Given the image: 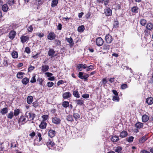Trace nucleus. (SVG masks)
<instances>
[{
  "mask_svg": "<svg viewBox=\"0 0 153 153\" xmlns=\"http://www.w3.org/2000/svg\"><path fill=\"white\" fill-rule=\"evenodd\" d=\"M56 133V132L54 130L51 129L49 130L48 132V136L51 138L54 137Z\"/></svg>",
  "mask_w": 153,
  "mask_h": 153,
  "instance_id": "2eb2a0df",
  "label": "nucleus"
},
{
  "mask_svg": "<svg viewBox=\"0 0 153 153\" xmlns=\"http://www.w3.org/2000/svg\"><path fill=\"white\" fill-rule=\"evenodd\" d=\"M146 102L148 105H151L153 103V98L152 97L147 98L146 100Z\"/></svg>",
  "mask_w": 153,
  "mask_h": 153,
  "instance_id": "f3484780",
  "label": "nucleus"
},
{
  "mask_svg": "<svg viewBox=\"0 0 153 153\" xmlns=\"http://www.w3.org/2000/svg\"><path fill=\"white\" fill-rule=\"evenodd\" d=\"M119 140V137L118 136H113L111 138V140L114 142H117Z\"/></svg>",
  "mask_w": 153,
  "mask_h": 153,
  "instance_id": "412c9836",
  "label": "nucleus"
},
{
  "mask_svg": "<svg viewBox=\"0 0 153 153\" xmlns=\"http://www.w3.org/2000/svg\"><path fill=\"white\" fill-rule=\"evenodd\" d=\"M12 57L13 58H17L18 57V54L17 51H13L11 53Z\"/></svg>",
  "mask_w": 153,
  "mask_h": 153,
  "instance_id": "bb28decb",
  "label": "nucleus"
},
{
  "mask_svg": "<svg viewBox=\"0 0 153 153\" xmlns=\"http://www.w3.org/2000/svg\"><path fill=\"white\" fill-rule=\"evenodd\" d=\"M25 75V73L21 72H19L17 74V77L18 79H22L24 75Z\"/></svg>",
  "mask_w": 153,
  "mask_h": 153,
  "instance_id": "4be33fe9",
  "label": "nucleus"
},
{
  "mask_svg": "<svg viewBox=\"0 0 153 153\" xmlns=\"http://www.w3.org/2000/svg\"><path fill=\"white\" fill-rule=\"evenodd\" d=\"M8 7L7 4L3 5L2 6V9L4 12H6L8 9Z\"/></svg>",
  "mask_w": 153,
  "mask_h": 153,
  "instance_id": "393cba45",
  "label": "nucleus"
},
{
  "mask_svg": "<svg viewBox=\"0 0 153 153\" xmlns=\"http://www.w3.org/2000/svg\"><path fill=\"white\" fill-rule=\"evenodd\" d=\"M135 126L138 128H140L143 127V124L142 123L138 122L135 124Z\"/></svg>",
  "mask_w": 153,
  "mask_h": 153,
  "instance_id": "c85d7f7f",
  "label": "nucleus"
},
{
  "mask_svg": "<svg viewBox=\"0 0 153 153\" xmlns=\"http://www.w3.org/2000/svg\"><path fill=\"white\" fill-rule=\"evenodd\" d=\"M85 29V27L83 25H81L79 26L77 29L78 31L79 32H82Z\"/></svg>",
  "mask_w": 153,
  "mask_h": 153,
  "instance_id": "473e14b6",
  "label": "nucleus"
},
{
  "mask_svg": "<svg viewBox=\"0 0 153 153\" xmlns=\"http://www.w3.org/2000/svg\"><path fill=\"white\" fill-rule=\"evenodd\" d=\"M56 37L55 34L53 32L50 33L47 36V38L50 40L54 39Z\"/></svg>",
  "mask_w": 153,
  "mask_h": 153,
  "instance_id": "1a4fd4ad",
  "label": "nucleus"
},
{
  "mask_svg": "<svg viewBox=\"0 0 153 153\" xmlns=\"http://www.w3.org/2000/svg\"><path fill=\"white\" fill-rule=\"evenodd\" d=\"M13 116V113L12 111H10L8 114L7 117L9 119H12Z\"/></svg>",
  "mask_w": 153,
  "mask_h": 153,
  "instance_id": "49530a36",
  "label": "nucleus"
},
{
  "mask_svg": "<svg viewBox=\"0 0 153 153\" xmlns=\"http://www.w3.org/2000/svg\"><path fill=\"white\" fill-rule=\"evenodd\" d=\"M122 150V148L120 147L119 146H118L115 149L114 151L116 152L119 153Z\"/></svg>",
  "mask_w": 153,
  "mask_h": 153,
  "instance_id": "de8ad7c7",
  "label": "nucleus"
},
{
  "mask_svg": "<svg viewBox=\"0 0 153 153\" xmlns=\"http://www.w3.org/2000/svg\"><path fill=\"white\" fill-rule=\"evenodd\" d=\"M62 105L64 107L66 108L69 105V102L66 101H64L62 102Z\"/></svg>",
  "mask_w": 153,
  "mask_h": 153,
  "instance_id": "72a5a7b5",
  "label": "nucleus"
},
{
  "mask_svg": "<svg viewBox=\"0 0 153 153\" xmlns=\"http://www.w3.org/2000/svg\"><path fill=\"white\" fill-rule=\"evenodd\" d=\"M35 115V114L31 112L27 111L25 113V116L27 117L28 121H30L33 120Z\"/></svg>",
  "mask_w": 153,
  "mask_h": 153,
  "instance_id": "f03ea898",
  "label": "nucleus"
},
{
  "mask_svg": "<svg viewBox=\"0 0 153 153\" xmlns=\"http://www.w3.org/2000/svg\"><path fill=\"white\" fill-rule=\"evenodd\" d=\"M128 135L127 132L125 131H123L120 134V137L121 138H124Z\"/></svg>",
  "mask_w": 153,
  "mask_h": 153,
  "instance_id": "aec40b11",
  "label": "nucleus"
},
{
  "mask_svg": "<svg viewBox=\"0 0 153 153\" xmlns=\"http://www.w3.org/2000/svg\"><path fill=\"white\" fill-rule=\"evenodd\" d=\"M146 28L149 30H151L153 28V25L151 23L148 24L146 26Z\"/></svg>",
  "mask_w": 153,
  "mask_h": 153,
  "instance_id": "7c9ffc66",
  "label": "nucleus"
},
{
  "mask_svg": "<svg viewBox=\"0 0 153 153\" xmlns=\"http://www.w3.org/2000/svg\"><path fill=\"white\" fill-rule=\"evenodd\" d=\"M106 42L108 43H111L112 42L113 39L112 36L109 34H107L105 37Z\"/></svg>",
  "mask_w": 153,
  "mask_h": 153,
  "instance_id": "39448f33",
  "label": "nucleus"
},
{
  "mask_svg": "<svg viewBox=\"0 0 153 153\" xmlns=\"http://www.w3.org/2000/svg\"><path fill=\"white\" fill-rule=\"evenodd\" d=\"M77 105H82L83 104V101L82 100L79 99L76 101Z\"/></svg>",
  "mask_w": 153,
  "mask_h": 153,
  "instance_id": "37998d69",
  "label": "nucleus"
},
{
  "mask_svg": "<svg viewBox=\"0 0 153 153\" xmlns=\"http://www.w3.org/2000/svg\"><path fill=\"white\" fill-rule=\"evenodd\" d=\"M49 69V66L48 65H42V66L41 71L43 72L47 71Z\"/></svg>",
  "mask_w": 153,
  "mask_h": 153,
  "instance_id": "dca6fc26",
  "label": "nucleus"
},
{
  "mask_svg": "<svg viewBox=\"0 0 153 153\" xmlns=\"http://www.w3.org/2000/svg\"><path fill=\"white\" fill-rule=\"evenodd\" d=\"M47 85L49 87H52L54 85L53 83L52 82H49L47 83Z\"/></svg>",
  "mask_w": 153,
  "mask_h": 153,
  "instance_id": "13d9d810",
  "label": "nucleus"
},
{
  "mask_svg": "<svg viewBox=\"0 0 153 153\" xmlns=\"http://www.w3.org/2000/svg\"><path fill=\"white\" fill-rule=\"evenodd\" d=\"M66 119L68 121L71 122L73 121V118L72 116L71 115H68L66 118Z\"/></svg>",
  "mask_w": 153,
  "mask_h": 153,
  "instance_id": "58836bf2",
  "label": "nucleus"
},
{
  "mask_svg": "<svg viewBox=\"0 0 153 153\" xmlns=\"http://www.w3.org/2000/svg\"><path fill=\"white\" fill-rule=\"evenodd\" d=\"M36 137V139L34 140V145H40L42 144L41 142L43 139L41 133L37 132Z\"/></svg>",
  "mask_w": 153,
  "mask_h": 153,
  "instance_id": "f257e3e1",
  "label": "nucleus"
},
{
  "mask_svg": "<svg viewBox=\"0 0 153 153\" xmlns=\"http://www.w3.org/2000/svg\"><path fill=\"white\" fill-rule=\"evenodd\" d=\"M36 75H34L32 77L30 81L31 82L33 83L36 82Z\"/></svg>",
  "mask_w": 153,
  "mask_h": 153,
  "instance_id": "8fccbe9b",
  "label": "nucleus"
},
{
  "mask_svg": "<svg viewBox=\"0 0 153 153\" xmlns=\"http://www.w3.org/2000/svg\"><path fill=\"white\" fill-rule=\"evenodd\" d=\"M52 122L56 124H59L61 122L60 119L57 116H55L54 117H52Z\"/></svg>",
  "mask_w": 153,
  "mask_h": 153,
  "instance_id": "423d86ee",
  "label": "nucleus"
},
{
  "mask_svg": "<svg viewBox=\"0 0 153 153\" xmlns=\"http://www.w3.org/2000/svg\"><path fill=\"white\" fill-rule=\"evenodd\" d=\"M138 8L137 7H133L131 9V10L133 13H137L138 12Z\"/></svg>",
  "mask_w": 153,
  "mask_h": 153,
  "instance_id": "c9c22d12",
  "label": "nucleus"
},
{
  "mask_svg": "<svg viewBox=\"0 0 153 153\" xmlns=\"http://www.w3.org/2000/svg\"><path fill=\"white\" fill-rule=\"evenodd\" d=\"M8 109L7 108H4L1 109L0 113H1L2 115H4L7 113Z\"/></svg>",
  "mask_w": 153,
  "mask_h": 153,
  "instance_id": "c756f323",
  "label": "nucleus"
},
{
  "mask_svg": "<svg viewBox=\"0 0 153 153\" xmlns=\"http://www.w3.org/2000/svg\"><path fill=\"white\" fill-rule=\"evenodd\" d=\"M16 34V32L15 31H11L9 34V38L11 39H13L14 38Z\"/></svg>",
  "mask_w": 153,
  "mask_h": 153,
  "instance_id": "ddd939ff",
  "label": "nucleus"
},
{
  "mask_svg": "<svg viewBox=\"0 0 153 153\" xmlns=\"http://www.w3.org/2000/svg\"><path fill=\"white\" fill-rule=\"evenodd\" d=\"M140 23L142 25L144 26L146 23V20L143 19H141L140 20Z\"/></svg>",
  "mask_w": 153,
  "mask_h": 153,
  "instance_id": "ea45409f",
  "label": "nucleus"
},
{
  "mask_svg": "<svg viewBox=\"0 0 153 153\" xmlns=\"http://www.w3.org/2000/svg\"><path fill=\"white\" fill-rule=\"evenodd\" d=\"M104 42L103 39L100 37L97 38L96 40V45L98 46H102Z\"/></svg>",
  "mask_w": 153,
  "mask_h": 153,
  "instance_id": "0eeeda50",
  "label": "nucleus"
},
{
  "mask_svg": "<svg viewBox=\"0 0 153 153\" xmlns=\"http://www.w3.org/2000/svg\"><path fill=\"white\" fill-rule=\"evenodd\" d=\"M62 148L61 147H59L58 146L56 145L53 148V150L54 149L56 151H60L62 150Z\"/></svg>",
  "mask_w": 153,
  "mask_h": 153,
  "instance_id": "4c0bfd02",
  "label": "nucleus"
},
{
  "mask_svg": "<svg viewBox=\"0 0 153 153\" xmlns=\"http://www.w3.org/2000/svg\"><path fill=\"white\" fill-rule=\"evenodd\" d=\"M27 29L29 32H32L33 30V28L32 25H30L29 26Z\"/></svg>",
  "mask_w": 153,
  "mask_h": 153,
  "instance_id": "4d7b16f0",
  "label": "nucleus"
},
{
  "mask_svg": "<svg viewBox=\"0 0 153 153\" xmlns=\"http://www.w3.org/2000/svg\"><path fill=\"white\" fill-rule=\"evenodd\" d=\"M101 82L105 85L107 83V80L106 78H104L102 80Z\"/></svg>",
  "mask_w": 153,
  "mask_h": 153,
  "instance_id": "774afa93",
  "label": "nucleus"
},
{
  "mask_svg": "<svg viewBox=\"0 0 153 153\" xmlns=\"http://www.w3.org/2000/svg\"><path fill=\"white\" fill-rule=\"evenodd\" d=\"M43 81V79H42L41 78L39 77L37 79V82H39V84L40 85H42V82Z\"/></svg>",
  "mask_w": 153,
  "mask_h": 153,
  "instance_id": "a18cd8bd",
  "label": "nucleus"
},
{
  "mask_svg": "<svg viewBox=\"0 0 153 153\" xmlns=\"http://www.w3.org/2000/svg\"><path fill=\"white\" fill-rule=\"evenodd\" d=\"M83 73L81 72H79L78 74L79 77L82 79H83Z\"/></svg>",
  "mask_w": 153,
  "mask_h": 153,
  "instance_id": "6e6d98bb",
  "label": "nucleus"
},
{
  "mask_svg": "<svg viewBox=\"0 0 153 153\" xmlns=\"http://www.w3.org/2000/svg\"><path fill=\"white\" fill-rule=\"evenodd\" d=\"M119 97L117 96H114L113 97V100L114 101H119Z\"/></svg>",
  "mask_w": 153,
  "mask_h": 153,
  "instance_id": "864d4df0",
  "label": "nucleus"
},
{
  "mask_svg": "<svg viewBox=\"0 0 153 153\" xmlns=\"http://www.w3.org/2000/svg\"><path fill=\"white\" fill-rule=\"evenodd\" d=\"M66 40L67 42L70 43L71 47L74 44L73 40L71 37H70L69 38H66Z\"/></svg>",
  "mask_w": 153,
  "mask_h": 153,
  "instance_id": "6ab92c4d",
  "label": "nucleus"
},
{
  "mask_svg": "<svg viewBox=\"0 0 153 153\" xmlns=\"http://www.w3.org/2000/svg\"><path fill=\"white\" fill-rule=\"evenodd\" d=\"M73 116L76 121L79 119L80 118V116L79 114L77 113H74L73 114Z\"/></svg>",
  "mask_w": 153,
  "mask_h": 153,
  "instance_id": "f704fd0d",
  "label": "nucleus"
},
{
  "mask_svg": "<svg viewBox=\"0 0 153 153\" xmlns=\"http://www.w3.org/2000/svg\"><path fill=\"white\" fill-rule=\"evenodd\" d=\"M25 51L28 54L30 53V49L29 47H26L25 49Z\"/></svg>",
  "mask_w": 153,
  "mask_h": 153,
  "instance_id": "680f3d73",
  "label": "nucleus"
},
{
  "mask_svg": "<svg viewBox=\"0 0 153 153\" xmlns=\"http://www.w3.org/2000/svg\"><path fill=\"white\" fill-rule=\"evenodd\" d=\"M124 69H125L126 70H128L129 69L130 70V72L131 73L132 72V71L131 68H129L127 66H124Z\"/></svg>",
  "mask_w": 153,
  "mask_h": 153,
  "instance_id": "69168bd1",
  "label": "nucleus"
},
{
  "mask_svg": "<svg viewBox=\"0 0 153 153\" xmlns=\"http://www.w3.org/2000/svg\"><path fill=\"white\" fill-rule=\"evenodd\" d=\"M134 137L132 136L129 137L127 140L128 141L129 143H131L133 141Z\"/></svg>",
  "mask_w": 153,
  "mask_h": 153,
  "instance_id": "603ef678",
  "label": "nucleus"
},
{
  "mask_svg": "<svg viewBox=\"0 0 153 153\" xmlns=\"http://www.w3.org/2000/svg\"><path fill=\"white\" fill-rule=\"evenodd\" d=\"M55 53V51L54 50L52 49H51L49 50L48 52V55L49 56H51V58H52L54 56H56V55H54Z\"/></svg>",
  "mask_w": 153,
  "mask_h": 153,
  "instance_id": "9d476101",
  "label": "nucleus"
},
{
  "mask_svg": "<svg viewBox=\"0 0 153 153\" xmlns=\"http://www.w3.org/2000/svg\"><path fill=\"white\" fill-rule=\"evenodd\" d=\"M128 87V85H127V84H122L121 86V88L122 89L124 90L126 88H127Z\"/></svg>",
  "mask_w": 153,
  "mask_h": 153,
  "instance_id": "3c124183",
  "label": "nucleus"
},
{
  "mask_svg": "<svg viewBox=\"0 0 153 153\" xmlns=\"http://www.w3.org/2000/svg\"><path fill=\"white\" fill-rule=\"evenodd\" d=\"M20 113V110L19 109H16L14 110L13 114L15 116H17Z\"/></svg>",
  "mask_w": 153,
  "mask_h": 153,
  "instance_id": "a19ab883",
  "label": "nucleus"
},
{
  "mask_svg": "<svg viewBox=\"0 0 153 153\" xmlns=\"http://www.w3.org/2000/svg\"><path fill=\"white\" fill-rule=\"evenodd\" d=\"M110 46L108 44H105L103 46V49L105 50H108L109 49Z\"/></svg>",
  "mask_w": 153,
  "mask_h": 153,
  "instance_id": "79ce46f5",
  "label": "nucleus"
},
{
  "mask_svg": "<svg viewBox=\"0 0 153 153\" xmlns=\"http://www.w3.org/2000/svg\"><path fill=\"white\" fill-rule=\"evenodd\" d=\"M36 35L40 38H42L44 36V34L43 33H36Z\"/></svg>",
  "mask_w": 153,
  "mask_h": 153,
  "instance_id": "c03bdc74",
  "label": "nucleus"
},
{
  "mask_svg": "<svg viewBox=\"0 0 153 153\" xmlns=\"http://www.w3.org/2000/svg\"><path fill=\"white\" fill-rule=\"evenodd\" d=\"M112 10L109 8H107L105 10L104 13L106 16H110L112 14Z\"/></svg>",
  "mask_w": 153,
  "mask_h": 153,
  "instance_id": "f8f14e48",
  "label": "nucleus"
},
{
  "mask_svg": "<svg viewBox=\"0 0 153 153\" xmlns=\"http://www.w3.org/2000/svg\"><path fill=\"white\" fill-rule=\"evenodd\" d=\"M46 144L48 147L49 149L53 150V148H54L53 146L55 144L51 140H49L47 142Z\"/></svg>",
  "mask_w": 153,
  "mask_h": 153,
  "instance_id": "6e6552de",
  "label": "nucleus"
},
{
  "mask_svg": "<svg viewBox=\"0 0 153 153\" xmlns=\"http://www.w3.org/2000/svg\"><path fill=\"white\" fill-rule=\"evenodd\" d=\"M147 139V138L146 136H144L141 138L139 140V142L140 143H143Z\"/></svg>",
  "mask_w": 153,
  "mask_h": 153,
  "instance_id": "e433bc0d",
  "label": "nucleus"
},
{
  "mask_svg": "<svg viewBox=\"0 0 153 153\" xmlns=\"http://www.w3.org/2000/svg\"><path fill=\"white\" fill-rule=\"evenodd\" d=\"M58 0H53L51 5V7H54L56 6L58 3Z\"/></svg>",
  "mask_w": 153,
  "mask_h": 153,
  "instance_id": "2f4dec72",
  "label": "nucleus"
},
{
  "mask_svg": "<svg viewBox=\"0 0 153 153\" xmlns=\"http://www.w3.org/2000/svg\"><path fill=\"white\" fill-rule=\"evenodd\" d=\"M43 121L44 122L48 118V116L47 115H44L42 116Z\"/></svg>",
  "mask_w": 153,
  "mask_h": 153,
  "instance_id": "09e8293b",
  "label": "nucleus"
},
{
  "mask_svg": "<svg viewBox=\"0 0 153 153\" xmlns=\"http://www.w3.org/2000/svg\"><path fill=\"white\" fill-rule=\"evenodd\" d=\"M35 68V67L33 66L32 65H30L28 68V70L29 71H32Z\"/></svg>",
  "mask_w": 153,
  "mask_h": 153,
  "instance_id": "e2e57ef3",
  "label": "nucleus"
},
{
  "mask_svg": "<svg viewBox=\"0 0 153 153\" xmlns=\"http://www.w3.org/2000/svg\"><path fill=\"white\" fill-rule=\"evenodd\" d=\"M72 96V94L70 92H65L62 94V97L64 99H67L70 98Z\"/></svg>",
  "mask_w": 153,
  "mask_h": 153,
  "instance_id": "9b49d317",
  "label": "nucleus"
},
{
  "mask_svg": "<svg viewBox=\"0 0 153 153\" xmlns=\"http://www.w3.org/2000/svg\"><path fill=\"white\" fill-rule=\"evenodd\" d=\"M19 122L21 123L22 124H24L28 121L27 117L25 116H25H21L19 119Z\"/></svg>",
  "mask_w": 153,
  "mask_h": 153,
  "instance_id": "20e7f679",
  "label": "nucleus"
},
{
  "mask_svg": "<svg viewBox=\"0 0 153 153\" xmlns=\"http://www.w3.org/2000/svg\"><path fill=\"white\" fill-rule=\"evenodd\" d=\"M149 119V117L146 115H143L142 117V120L143 122H147Z\"/></svg>",
  "mask_w": 153,
  "mask_h": 153,
  "instance_id": "b1692460",
  "label": "nucleus"
},
{
  "mask_svg": "<svg viewBox=\"0 0 153 153\" xmlns=\"http://www.w3.org/2000/svg\"><path fill=\"white\" fill-rule=\"evenodd\" d=\"M47 125V123L45 122L42 121L39 125V127L42 129H45L46 128Z\"/></svg>",
  "mask_w": 153,
  "mask_h": 153,
  "instance_id": "a211bd4d",
  "label": "nucleus"
},
{
  "mask_svg": "<svg viewBox=\"0 0 153 153\" xmlns=\"http://www.w3.org/2000/svg\"><path fill=\"white\" fill-rule=\"evenodd\" d=\"M8 63L7 59H4L3 62V64L4 66H6L8 65Z\"/></svg>",
  "mask_w": 153,
  "mask_h": 153,
  "instance_id": "5fc2aeb1",
  "label": "nucleus"
},
{
  "mask_svg": "<svg viewBox=\"0 0 153 153\" xmlns=\"http://www.w3.org/2000/svg\"><path fill=\"white\" fill-rule=\"evenodd\" d=\"M29 39L28 36H23L20 37L21 42L22 43H24L27 41Z\"/></svg>",
  "mask_w": 153,
  "mask_h": 153,
  "instance_id": "4468645a",
  "label": "nucleus"
},
{
  "mask_svg": "<svg viewBox=\"0 0 153 153\" xmlns=\"http://www.w3.org/2000/svg\"><path fill=\"white\" fill-rule=\"evenodd\" d=\"M33 101V98L31 96H28L27 98V102L29 104H30Z\"/></svg>",
  "mask_w": 153,
  "mask_h": 153,
  "instance_id": "5701e85b",
  "label": "nucleus"
},
{
  "mask_svg": "<svg viewBox=\"0 0 153 153\" xmlns=\"http://www.w3.org/2000/svg\"><path fill=\"white\" fill-rule=\"evenodd\" d=\"M88 65L86 64L83 63L78 64L76 66V69L78 71H81L82 69H85L87 68Z\"/></svg>",
  "mask_w": 153,
  "mask_h": 153,
  "instance_id": "7ed1b4c3",
  "label": "nucleus"
},
{
  "mask_svg": "<svg viewBox=\"0 0 153 153\" xmlns=\"http://www.w3.org/2000/svg\"><path fill=\"white\" fill-rule=\"evenodd\" d=\"M82 97L84 98H88L89 97V95L88 94H85L82 95Z\"/></svg>",
  "mask_w": 153,
  "mask_h": 153,
  "instance_id": "0e129e2a",
  "label": "nucleus"
},
{
  "mask_svg": "<svg viewBox=\"0 0 153 153\" xmlns=\"http://www.w3.org/2000/svg\"><path fill=\"white\" fill-rule=\"evenodd\" d=\"M73 94L76 97L79 98L80 97V94L77 90H75L73 92Z\"/></svg>",
  "mask_w": 153,
  "mask_h": 153,
  "instance_id": "a878e982",
  "label": "nucleus"
},
{
  "mask_svg": "<svg viewBox=\"0 0 153 153\" xmlns=\"http://www.w3.org/2000/svg\"><path fill=\"white\" fill-rule=\"evenodd\" d=\"M54 42L55 44H56V45H59L61 44V42L59 40H55Z\"/></svg>",
  "mask_w": 153,
  "mask_h": 153,
  "instance_id": "bf43d9fd",
  "label": "nucleus"
},
{
  "mask_svg": "<svg viewBox=\"0 0 153 153\" xmlns=\"http://www.w3.org/2000/svg\"><path fill=\"white\" fill-rule=\"evenodd\" d=\"M29 79L25 77L23 79L22 81V83L24 85L27 84L29 82Z\"/></svg>",
  "mask_w": 153,
  "mask_h": 153,
  "instance_id": "cd10ccee",
  "label": "nucleus"
},
{
  "mask_svg": "<svg viewBox=\"0 0 153 153\" xmlns=\"http://www.w3.org/2000/svg\"><path fill=\"white\" fill-rule=\"evenodd\" d=\"M32 104L33 106L34 107H37L38 105V103L37 101L33 102Z\"/></svg>",
  "mask_w": 153,
  "mask_h": 153,
  "instance_id": "052dcab7",
  "label": "nucleus"
},
{
  "mask_svg": "<svg viewBox=\"0 0 153 153\" xmlns=\"http://www.w3.org/2000/svg\"><path fill=\"white\" fill-rule=\"evenodd\" d=\"M63 82H64L62 80L59 81L57 83V85L58 86H59L60 85L63 84Z\"/></svg>",
  "mask_w": 153,
  "mask_h": 153,
  "instance_id": "338daca9",
  "label": "nucleus"
}]
</instances>
